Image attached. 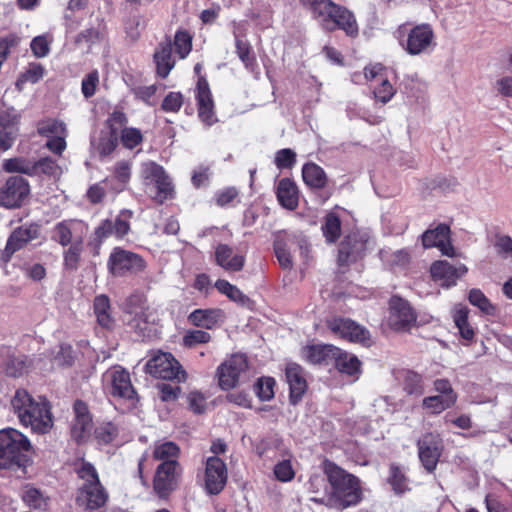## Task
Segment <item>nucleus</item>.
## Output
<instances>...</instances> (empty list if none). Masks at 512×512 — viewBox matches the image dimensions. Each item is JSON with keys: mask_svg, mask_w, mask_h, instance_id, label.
Instances as JSON below:
<instances>
[{"mask_svg": "<svg viewBox=\"0 0 512 512\" xmlns=\"http://www.w3.org/2000/svg\"><path fill=\"white\" fill-rule=\"evenodd\" d=\"M276 196L279 204L288 209L294 210L298 206V188L290 178H282L276 188Z\"/></svg>", "mask_w": 512, "mask_h": 512, "instance_id": "nucleus-29", "label": "nucleus"}, {"mask_svg": "<svg viewBox=\"0 0 512 512\" xmlns=\"http://www.w3.org/2000/svg\"><path fill=\"white\" fill-rule=\"evenodd\" d=\"M285 374L290 390V401L296 404L307 390L304 370L296 363H289L286 366Z\"/></svg>", "mask_w": 512, "mask_h": 512, "instance_id": "nucleus-25", "label": "nucleus"}, {"mask_svg": "<svg viewBox=\"0 0 512 512\" xmlns=\"http://www.w3.org/2000/svg\"><path fill=\"white\" fill-rule=\"evenodd\" d=\"M416 320L409 303L401 298H393L390 305V322L395 329H404Z\"/></svg>", "mask_w": 512, "mask_h": 512, "instance_id": "nucleus-27", "label": "nucleus"}, {"mask_svg": "<svg viewBox=\"0 0 512 512\" xmlns=\"http://www.w3.org/2000/svg\"><path fill=\"white\" fill-rule=\"evenodd\" d=\"M296 237L286 231H278L274 234V253L279 265L284 270L293 268V260L291 256V247L295 245Z\"/></svg>", "mask_w": 512, "mask_h": 512, "instance_id": "nucleus-24", "label": "nucleus"}, {"mask_svg": "<svg viewBox=\"0 0 512 512\" xmlns=\"http://www.w3.org/2000/svg\"><path fill=\"white\" fill-rule=\"evenodd\" d=\"M18 133L19 129L15 119L0 117V153L12 148Z\"/></svg>", "mask_w": 512, "mask_h": 512, "instance_id": "nucleus-33", "label": "nucleus"}, {"mask_svg": "<svg viewBox=\"0 0 512 512\" xmlns=\"http://www.w3.org/2000/svg\"><path fill=\"white\" fill-rule=\"evenodd\" d=\"M178 467L177 460L164 461L157 467L153 487L159 497H167L176 488Z\"/></svg>", "mask_w": 512, "mask_h": 512, "instance_id": "nucleus-18", "label": "nucleus"}, {"mask_svg": "<svg viewBox=\"0 0 512 512\" xmlns=\"http://www.w3.org/2000/svg\"><path fill=\"white\" fill-rule=\"evenodd\" d=\"M93 307L98 324L104 328H111L113 324V318L111 317V306L109 298L104 294L96 296L94 299Z\"/></svg>", "mask_w": 512, "mask_h": 512, "instance_id": "nucleus-36", "label": "nucleus"}, {"mask_svg": "<svg viewBox=\"0 0 512 512\" xmlns=\"http://www.w3.org/2000/svg\"><path fill=\"white\" fill-rule=\"evenodd\" d=\"M296 163V153L290 148H283L275 153L274 164L279 170L291 169Z\"/></svg>", "mask_w": 512, "mask_h": 512, "instance_id": "nucleus-49", "label": "nucleus"}, {"mask_svg": "<svg viewBox=\"0 0 512 512\" xmlns=\"http://www.w3.org/2000/svg\"><path fill=\"white\" fill-rule=\"evenodd\" d=\"M159 398L168 402L176 400L181 393V388L177 384L161 383L158 384Z\"/></svg>", "mask_w": 512, "mask_h": 512, "instance_id": "nucleus-62", "label": "nucleus"}, {"mask_svg": "<svg viewBox=\"0 0 512 512\" xmlns=\"http://www.w3.org/2000/svg\"><path fill=\"white\" fill-rule=\"evenodd\" d=\"M103 381L110 385V393L134 402L137 400V393L131 383L129 372L122 366L116 365L109 368L103 375Z\"/></svg>", "mask_w": 512, "mask_h": 512, "instance_id": "nucleus-9", "label": "nucleus"}, {"mask_svg": "<svg viewBox=\"0 0 512 512\" xmlns=\"http://www.w3.org/2000/svg\"><path fill=\"white\" fill-rule=\"evenodd\" d=\"M454 322L465 340H471L474 336L473 328L468 324V313L464 309L457 310L454 314Z\"/></svg>", "mask_w": 512, "mask_h": 512, "instance_id": "nucleus-50", "label": "nucleus"}, {"mask_svg": "<svg viewBox=\"0 0 512 512\" xmlns=\"http://www.w3.org/2000/svg\"><path fill=\"white\" fill-rule=\"evenodd\" d=\"M95 435L100 443L109 444L118 435V428L111 422L104 423L96 428Z\"/></svg>", "mask_w": 512, "mask_h": 512, "instance_id": "nucleus-57", "label": "nucleus"}, {"mask_svg": "<svg viewBox=\"0 0 512 512\" xmlns=\"http://www.w3.org/2000/svg\"><path fill=\"white\" fill-rule=\"evenodd\" d=\"M157 74L166 78L173 69L175 62L172 58V45L170 42L161 43L154 53Z\"/></svg>", "mask_w": 512, "mask_h": 512, "instance_id": "nucleus-32", "label": "nucleus"}, {"mask_svg": "<svg viewBox=\"0 0 512 512\" xmlns=\"http://www.w3.org/2000/svg\"><path fill=\"white\" fill-rule=\"evenodd\" d=\"M215 261L226 271L238 272L244 267L245 257L235 252L229 245L219 244L215 248Z\"/></svg>", "mask_w": 512, "mask_h": 512, "instance_id": "nucleus-26", "label": "nucleus"}, {"mask_svg": "<svg viewBox=\"0 0 512 512\" xmlns=\"http://www.w3.org/2000/svg\"><path fill=\"white\" fill-rule=\"evenodd\" d=\"M326 31L341 29L350 37L358 34V25L351 11L331 0H301Z\"/></svg>", "mask_w": 512, "mask_h": 512, "instance_id": "nucleus-2", "label": "nucleus"}, {"mask_svg": "<svg viewBox=\"0 0 512 512\" xmlns=\"http://www.w3.org/2000/svg\"><path fill=\"white\" fill-rule=\"evenodd\" d=\"M302 177L306 185L315 189L324 188L327 184L324 169L315 163H306L303 166Z\"/></svg>", "mask_w": 512, "mask_h": 512, "instance_id": "nucleus-35", "label": "nucleus"}, {"mask_svg": "<svg viewBox=\"0 0 512 512\" xmlns=\"http://www.w3.org/2000/svg\"><path fill=\"white\" fill-rule=\"evenodd\" d=\"M275 380L271 377H262L255 384V393L262 401H268L274 396Z\"/></svg>", "mask_w": 512, "mask_h": 512, "instance_id": "nucleus-52", "label": "nucleus"}, {"mask_svg": "<svg viewBox=\"0 0 512 512\" xmlns=\"http://www.w3.org/2000/svg\"><path fill=\"white\" fill-rule=\"evenodd\" d=\"M34 176L45 174L48 176H59L61 169L54 159L51 157L40 158L38 161L33 162Z\"/></svg>", "mask_w": 512, "mask_h": 512, "instance_id": "nucleus-46", "label": "nucleus"}, {"mask_svg": "<svg viewBox=\"0 0 512 512\" xmlns=\"http://www.w3.org/2000/svg\"><path fill=\"white\" fill-rule=\"evenodd\" d=\"M211 339V336L208 332L203 330H191L188 331L184 338V345L187 347H193L196 344H204L208 343Z\"/></svg>", "mask_w": 512, "mask_h": 512, "instance_id": "nucleus-61", "label": "nucleus"}, {"mask_svg": "<svg viewBox=\"0 0 512 512\" xmlns=\"http://www.w3.org/2000/svg\"><path fill=\"white\" fill-rule=\"evenodd\" d=\"M174 44L176 52L180 58L184 59L192 49V37L186 31H177Z\"/></svg>", "mask_w": 512, "mask_h": 512, "instance_id": "nucleus-54", "label": "nucleus"}, {"mask_svg": "<svg viewBox=\"0 0 512 512\" xmlns=\"http://www.w3.org/2000/svg\"><path fill=\"white\" fill-rule=\"evenodd\" d=\"M324 473L332 487V493L342 508L357 505L362 499L359 479L347 473L335 463L326 460Z\"/></svg>", "mask_w": 512, "mask_h": 512, "instance_id": "nucleus-5", "label": "nucleus"}, {"mask_svg": "<svg viewBox=\"0 0 512 512\" xmlns=\"http://www.w3.org/2000/svg\"><path fill=\"white\" fill-rule=\"evenodd\" d=\"M322 229L327 241L335 242L341 233L340 219L335 214H328Z\"/></svg>", "mask_w": 512, "mask_h": 512, "instance_id": "nucleus-48", "label": "nucleus"}, {"mask_svg": "<svg viewBox=\"0 0 512 512\" xmlns=\"http://www.w3.org/2000/svg\"><path fill=\"white\" fill-rule=\"evenodd\" d=\"M145 372L155 378L176 380L178 383L186 380L187 374L180 363L171 353L155 352L145 364Z\"/></svg>", "mask_w": 512, "mask_h": 512, "instance_id": "nucleus-7", "label": "nucleus"}, {"mask_svg": "<svg viewBox=\"0 0 512 512\" xmlns=\"http://www.w3.org/2000/svg\"><path fill=\"white\" fill-rule=\"evenodd\" d=\"M388 482L396 494H402L408 490V479L399 466L392 464Z\"/></svg>", "mask_w": 512, "mask_h": 512, "instance_id": "nucleus-45", "label": "nucleus"}, {"mask_svg": "<svg viewBox=\"0 0 512 512\" xmlns=\"http://www.w3.org/2000/svg\"><path fill=\"white\" fill-rule=\"evenodd\" d=\"M336 369L343 375L351 377L355 382L361 375V362L357 356L344 352L337 348V354L333 357Z\"/></svg>", "mask_w": 512, "mask_h": 512, "instance_id": "nucleus-28", "label": "nucleus"}, {"mask_svg": "<svg viewBox=\"0 0 512 512\" xmlns=\"http://www.w3.org/2000/svg\"><path fill=\"white\" fill-rule=\"evenodd\" d=\"M216 289L226 295L231 301L244 305L249 298L235 285L227 280L219 279L215 283Z\"/></svg>", "mask_w": 512, "mask_h": 512, "instance_id": "nucleus-43", "label": "nucleus"}, {"mask_svg": "<svg viewBox=\"0 0 512 512\" xmlns=\"http://www.w3.org/2000/svg\"><path fill=\"white\" fill-rule=\"evenodd\" d=\"M469 301L481 311L491 314L494 311L493 305L487 297L478 289H472L469 293Z\"/></svg>", "mask_w": 512, "mask_h": 512, "instance_id": "nucleus-59", "label": "nucleus"}, {"mask_svg": "<svg viewBox=\"0 0 512 512\" xmlns=\"http://www.w3.org/2000/svg\"><path fill=\"white\" fill-rule=\"evenodd\" d=\"M247 358L243 354H234L217 369L219 386L229 390L236 386L239 376L247 369Z\"/></svg>", "mask_w": 512, "mask_h": 512, "instance_id": "nucleus-16", "label": "nucleus"}, {"mask_svg": "<svg viewBox=\"0 0 512 512\" xmlns=\"http://www.w3.org/2000/svg\"><path fill=\"white\" fill-rule=\"evenodd\" d=\"M74 419L71 424V436L77 441H84L92 429V417L88 406L81 400L75 401L73 405Z\"/></svg>", "mask_w": 512, "mask_h": 512, "instance_id": "nucleus-21", "label": "nucleus"}, {"mask_svg": "<svg viewBox=\"0 0 512 512\" xmlns=\"http://www.w3.org/2000/svg\"><path fill=\"white\" fill-rule=\"evenodd\" d=\"M98 83L99 73L97 70L91 71L82 79L81 92L86 99L95 94Z\"/></svg>", "mask_w": 512, "mask_h": 512, "instance_id": "nucleus-58", "label": "nucleus"}, {"mask_svg": "<svg viewBox=\"0 0 512 512\" xmlns=\"http://www.w3.org/2000/svg\"><path fill=\"white\" fill-rule=\"evenodd\" d=\"M337 354V347L333 345L315 344L308 345L303 348V357L312 364H321L327 362L329 359Z\"/></svg>", "mask_w": 512, "mask_h": 512, "instance_id": "nucleus-31", "label": "nucleus"}, {"mask_svg": "<svg viewBox=\"0 0 512 512\" xmlns=\"http://www.w3.org/2000/svg\"><path fill=\"white\" fill-rule=\"evenodd\" d=\"M377 80L379 84L374 87V97L376 100L385 104L392 99L395 94V89L387 79L380 76Z\"/></svg>", "mask_w": 512, "mask_h": 512, "instance_id": "nucleus-51", "label": "nucleus"}, {"mask_svg": "<svg viewBox=\"0 0 512 512\" xmlns=\"http://www.w3.org/2000/svg\"><path fill=\"white\" fill-rule=\"evenodd\" d=\"M430 272L434 280L440 281L442 286L450 287L467 272V268L460 263L453 265L446 260H440L432 264Z\"/></svg>", "mask_w": 512, "mask_h": 512, "instance_id": "nucleus-23", "label": "nucleus"}, {"mask_svg": "<svg viewBox=\"0 0 512 512\" xmlns=\"http://www.w3.org/2000/svg\"><path fill=\"white\" fill-rule=\"evenodd\" d=\"M228 479L225 462L218 456L208 457L205 466L204 487L209 495H218L224 489Z\"/></svg>", "mask_w": 512, "mask_h": 512, "instance_id": "nucleus-14", "label": "nucleus"}, {"mask_svg": "<svg viewBox=\"0 0 512 512\" xmlns=\"http://www.w3.org/2000/svg\"><path fill=\"white\" fill-rule=\"evenodd\" d=\"M131 212L122 211L114 220L111 219V226L113 227L114 236L123 238L130 230L129 218Z\"/></svg>", "mask_w": 512, "mask_h": 512, "instance_id": "nucleus-55", "label": "nucleus"}, {"mask_svg": "<svg viewBox=\"0 0 512 512\" xmlns=\"http://www.w3.org/2000/svg\"><path fill=\"white\" fill-rule=\"evenodd\" d=\"M20 497L24 504L32 509H45L47 505L42 492L30 485H26L23 488Z\"/></svg>", "mask_w": 512, "mask_h": 512, "instance_id": "nucleus-39", "label": "nucleus"}, {"mask_svg": "<svg viewBox=\"0 0 512 512\" xmlns=\"http://www.w3.org/2000/svg\"><path fill=\"white\" fill-rule=\"evenodd\" d=\"M452 397H442L440 395H433L425 397L422 401V407L432 414H440L446 409L454 406Z\"/></svg>", "mask_w": 512, "mask_h": 512, "instance_id": "nucleus-42", "label": "nucleus"}, {"mask_svg": "<svg viewBox=\"0 0 512 512\" xmlns=\"http://www.w3.org/2000/svg\"><path fill=\"white\" fill-rule=\"evenodd\" d=\"M40 236V226L35 223H25L15 228L7 239L6 246L2 252V259L9 261L12 255L25 248L30 242Z\"/></svg>", "mask_w": 512, "mask_h": 512, "instance_id": "nucleus-13", "label": "nucleus"}, {"mask_svg": "<svg viewBox=\"0 0 512 512\" xmlns=\"http://www.w3.org/2000/svg\"><path fill=\"white\" fill-rule=\"evenodd\" d=\"M141 178L146 193L157 203L162 204L173 198L172 181L161 165L153 161L142 163Z\"/></svg>", "mask_w": 512, "mask_h": 512, "instance_id": "nucleus-6", "label": "nucleus"}, {"mask_svg": "<svg viewBox=\"0 0 512 512\" xmlns=\"http://www.w3.org/2000/svg\"><path fill=\"white\" fill-rule=\"evenodd\" d=\"M143 140L142 133L134 127H126L121 132V142L125 148L133 149Z\"/></svg>", "mask_w": 512, "mask_h": 512, "instance_id": "nucleus-56", "label": "nucleus"}, {"mask_svg": "<svg viewBox=\"0 0 512 512\" xmlns=\"http://www.w3.org/2000/svg\"><path fill=\"white\" fill-rule=\"evenodd\" d=\"M450 228L446 224H439L434 229H428L422 234L424 248L437 247L443 255L452 257L454 248L449 241Z\"/></svg>", "mask_w": 512, "mask_h": 512, "instance_id": "nucleus-22", "label": "nucleus"}, {"mask_svg": "<svg viewBox=\"0 0 512 512\" xmlns=\"http://www.w3.org/2000/svg\"><path fill=\"white\" fill-rule=\"evenodd\" d=\"M236 53L247 69H252L255 64V56L251 53V47L247 41L236 37Z\"/></svg>", "mask_w": 512, "mask_h": 512, "instance_id": "nucleus-53", "label": "nucleus"}, {"mask_svg": "<svg viewBox=\"0 0 512 512\" xmlns=\"http://www.w3.org/2000/svg\"><path fill=\"white\" fill-rule=\"evenodd\" d=\"M131 178V165L128 161L116 163L113 169L112 181H115L114 189L118 192L123 191Z\"/></svg>", "mask_w": 512, "mask_h": 512, "instance_id": "nucleus-41", "label": "nucleus"}, {"mask_svg": "<svg viewBox=\"0 0 512 512\" xmlns=\"http://www.w3.org/2000/svg\"><path fill=\"white\" fill-rule=\"evenodd\" d=\"M2 167L8 173H22L28 176H34L33 162L23 157L6 159Z\"/></svg>", "mask_w": 512, "mask_h": 512, "instance_id": "nucleus-40", "label": "nucleus"}, {"mask_svg": "<svg viewBox=\"0 0 512 512\" xmlns=\"http://www.w3.org/2000/svg\"><path fill=\"white\" fill-rule=\"evenodd\" d=\"M403 389L409 395L421 396L424 393V384L422 376L411 370H403L399 373Z\"/></svg>", "mask_w": 512, "mask_h": 512, "instance_id": "nucleus-37", "label": "nucleus"}, {"mask_svg": "<svg viewBox=\"0 0 512 512\" xmlns=\"http://www.w3.org/2000/svg\"><path fill=\"white\" fill-rule=\"evenodd\" d=\"M11 406L20 423L30 427L32 432L45 434L52 428L51 408L45 398H34L26 390L19 389L11 400Z\"/></svg>", "mask_w": 512, "mask_h": 512, "instance_id": "nucleus-1", "label": "nucleus"}, {"mask_svg": "<svg viewBox=\"0 0 512 512\" xmlns=\"http://www.w3.org/2000/svg\"><path fill=\"white\" fill-rule=\"evenodd\" d=\"M224 317V313L219 308L196 309L190 313L188 320L195 326L212 329Z\"/></svg>", "mask_w": 512, "mask_h": 512, "instance_id": "nucleus-30", "label": "nucleus"}, {"mask_svg": "<svg viewBox=\"0 0 512 512\" xmlns=\"http://www.w3.org/2000/svg\"><path fill=\"white\" fill-rule=\"evenodd\" d=\"M44 75V68L39 63H32L21 75V80L30 83H37Z\"/></svg>", "mask_w": 512, "mask_h": 512, "instance_id": "nucleus-64", "label": "nucleus"}, {"mask_svg": "<svg viewBox=\"0 0 512 512\" xmlns=\"http://www.w3.org/2000/svg\"><path fill=\"white\" fill-rule=\"evenodd\" d=\"M37 132L40 136L48 139L67 134V128L63 121L49 118L38 123Z\"/></svg>", "mask_w": 512, "mask_h": 512, "instance_id": "nucleus-38", "label": "nucleus"}, {"mask_svg": "<svg viewBox=\"0 0 512 512\" xmlns=\"http://www.w3.org/2000/svg\"><path fill=\"white\" fill-rule=\"evenodd\" d=\"M30 193L28 181L21 176L8 178L5 185L0 188V206L16 208L22 205Z\"/></svg>", "mask_w": 512, "mask_h": 512, "instance_id": "nucleus-15", "label": "nucleus"}, {"mask_svg": "<svg viewBox=\"0 0 512 512\" xmlns=\"http://www.w3.org/2000/svg\"><path fill=\"white\" fill-rule=\"evenodd\" d=\"M179 452L180 449L174 442L167 441L155 446L153 456L155 459L164 462L168 460H177Z\"/></svg>", "mask_w": 512, "mask_h": 512, "instance_id": "nucleus-44", "label": "nucleus"}, {"mask_svg": "<svg viewBox=\"0 0 512 512\" xmlns=\"http://www.w3.org/2000/svg\"><path fill=\"white\" fill-rule=\"evenodd\" d=\"M83 249L84 242H74L73 244L69 245L67 250L64 251V265L67 269H77Z\"/></svg>", "mask_w": 512, "mask_h": 512, "instance_id": "nucleus-47", "label": "nucleus"}, {"mask_svg": "<svg viewBox=\"0 0 512 512\" xmlns=\"http://www.w3.org/2000/svg\"><path fill=\"white\" fill-rule=\"evenodd\" d=\"M331 331L350 342L368 345L370 332L363 326L348 318H334L329 322Z\"/></svg>", "mask_w": 512, "mask_h": 512, "instance_id": "nucleus-17", "label": "nucleus"}, {"mask_svg": "<svg viewBox=\"0 0 512 512\" xmlns=\"http://www.w3.org/2000/svg\"><path fill=\"white\" fill-rule=\"evenodd\" d=\"M109 272L114 276H123L126 273H138L144 270L145 261L136 253L114 248L111 252L108 263Z\"/></svg>", "mask_w": 512, "mask_h": 512, "instance_id": "nucleus-10", "label": "nucleus"}, {"mask_svg": "<svg viewBox=\"0 0 512 512\" xmlns=\"http://www.w3.org/2000/svg\"><path fill=\"white\" fill-rule=\"evenodd\" d=\"M91 145L101 157L108 156L118 145V133L101 130L98 138H92Z\"/></svg>", "mask_w": 512, "mask_h": 512, "instance_id": "nucleus-34", "label": "nucleus"}, {"mask_svg": "<svg viewBox=\"0 0 512 512\" xmlns=\"http://www.w3.org/2000/svg\"><path fill=\"white\" fill-rule=\"evenodd\" d=\"M275 477L282 482H287L293 479L294 471L290 461L283 460L274 467Z\"/></svg>", "mask_w": 512, "mask_h": 512, "instance_id": "nucleus-63", "label": "nucleus"}, {"mask_svg": "<svg viewBox=\"0 0 512 512\" xmlns=\"http://www.w3.org/2000/svg\"><path fill=\"white\" fill-rule=\"evenodd\" d=\"M401 45L412 56L431 52L436 45L432 27L429 24L416 25L409 31L406 41Z\"/></svg>", "mask_w": 512, "mask_h": 512, "instance_id": "nucleus-11", "label": "nucleus"}, {"mask_svg": "<svg viewBox=\"0 0 512 512\" xmlns=\"http://www.w3.org/2000/svg\"><path fill=\"white\" fill-rule=\"evenodd\" d=\"M367 239L364 235L353 233L344 238L338 249V265L348 266L365 254Z\"/></svg>", "mask_w": 512, "mask_h": 512, "instance_id": "nucleus-19", "label": "nucleus"}, {"mask_svg": "<svg viewBox=\"0 0 512 512\" xmlns=\"http://www.w3.org/2000/svg\"><path fill=\"white\" fill-rule=\"evenodd\" d=\"M88 230V225L82 220H63L54 226L51 238L65 247L74 242H84Z\"/></svg>", "mask_w": 512, "mask_h": 512, "instance_id": "nucleus-12", "label": "nucleus"}, {"mask_svg": "<svg viewBox=\"0 0 512 512\" xmlns=\"http://www.w3.org/2000/svg\"><path fill=\"white\" fill-rule=\"evenodd\" d=\"M75 471L83 481L78 489V506L89 512L103 508L108 500V494L100 483L95 467L83 460L76 466Z\"/></svg>", "mask_w": 512, "mask_h": 512, "instance_id": "nucleus-4", "label": "nucleus"}, {"mask_svg": "<svg viewBox=\"0 0 512 512\" xmlns=\"http://www.w3.org/2000/svg\"><path fill=\"white\" fill-rule=\"evenodd\" d=\"M195 96L198 106V117L206 126H212L218 119L214 112V101L209 84L204 76H199L198 78Z\"/></svg>", "mask_w": 512, "mask_h": 512, "instance_id": "nucleus-20", "label": "nucleus"}, {"mask_svg": "<svg viewBox=\"0 0 512 512\" xmlns=\"http://www.w3.org/2000/svg\"><path fill=\"white\" fill-rule=\"evenodd\" d=\"M31 443L28 438L13 428L0 431V469L26 473L29 464L28 452Z\"/></svg>", "mask_w": 512, "mask_h": 512, "instance_id": "nucleus-3", "label": "nucleus"}, {"mask_svg": "<svg viewBox=\"0 0 512 512\" xmlns=\"http://www.w3.org/2000/svg\"><path fill=\"white\" fill-rule=\"evenodd\" d=\"M183 105V96L180 92H169L161 104L165 112L176 113Z\"/></svg>", "mask_w": 512, "mask_h": 512, "instance_id": "nucleus-60", "label": "nucleus"}, {"mask_svg": "<svg viewBox=\"0 0 512 512\" xmlns=\"http://www.w3.org/2000/svg\"><path fill=\"white\" fill-rule=\"evenodd\" d=\"M418 456L422 466L432 473L438 464L443 451V440L440 434L427 432L417 441Z\"/></svg>", "mask_w": 512, "mask_h": 512, "instance_id": "nucleus-8", "label": "nucleus"}]
</instances>
